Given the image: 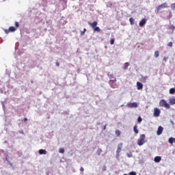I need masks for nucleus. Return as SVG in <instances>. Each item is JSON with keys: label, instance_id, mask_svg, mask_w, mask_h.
<instances>
[{"label": "nucleus", "instance_id": "f257e3e1", "mask_svg": "<svg viewBox=\"0 0 175 175\" xmlns=\"http://www.w3.org/2000/svg\"><path fill=\"white\" fill-rule=\"evenodd\" d=\"M88 25L91 26L94 32H100V28H99V27H96L98 25L97 21H94L93 23L88 22Z\"/></svg>", "mask_w": 175, "mask_h": 175}, {"label": "nucleus", "instance_id": "f03ea898", "mask_svg": "<svg viewBox=\"0 0 175 175\" xmlns=\"http://www.w3.org/2000/svg\"><path fill=\"white\" fill-rule=\"evenodd\" d=\"M144 143H146V135L142 134L137 140V144L139 146H142L143 144H144Z\"/></svg>", "mask_w": 175, "mask_h": 175}, {"label": "nucleus", "instance_id": "7ed1b4c3", "mask_svg": "<svg viewBox=\"0 0 175 175\" xmlns=\"http://www.w3.org/2000/svg\"><path fill=\"white\" fill-rule=\"evenodd\" d=\"M109 85L110 87H111V88H118V85H117V79L116 78H113V79H110L109 81Z\"/></svg>", "mask_w": 175, "mask_h": 175}, {"label": "nucleus", "instance_id": "20e7f679", "mask_svg": "<svg viewBox=\"0 0 175 175\" xmlns=\"http://www.w3.org/2000/svg\"><path fill=\"white\" fill-rule=\"evenodd\" d=\"M169 8V6L167 5V3H163L160 5H158V7L157 8V13H159V12H161V10H162V9H166Z\"/></svg>", "mask_w": 175, "mask_h": 175}, {"label": "nucleus", "instance_id": "39448f33", "mask_svg": "<svg viewBox=\"0 0 175 175\" xmlns=\"http://www.w3.org/2000/svg\"><path fill=\"white\" fill-rule=\"evenodd\" d=\"M159 106L161 107H165L166 109H170V105L167 104V102H166V100H161L159 102Z\"/></svg>", "mask_w": 175, "mask_h": 175}, {"label": "nucleus", "instance_id": "423d86ee", "mask_svg": "<svg viewBox=\"0 0 175 175\" xmlns=\"http://www.w3.org/2000/svg\"><path fill=\"white\" fill-rule=\"evenodd\" d=\"M122 148V143H120L118 145L117 150H116V158L120 157V152H121V149Z\"/></svg>", "mask_w": 175, "mask_h": 175}, {"label": "nucleus", "instance_id": "0eeeda50", "mask_svg": "<svg viewBox=\"0 0 175 175\" xmlns=\"http://www.w3.org/2000/svg\"><path fill=\"white\" fill-rule=\"evenodd\" d=\"M160 115H161V109H159V108H154V113H153L154 117H159Z\"/></svg>", "mask_w": 175, "mask_h": 175}, {"label": "nucleus", "instance_id": "6e6552de", "mask_svg": "<svg viewBox=\"0 0 175 175\" xmlns=\"http://www.w3.org/2000/svg\"><path fill=\"white\" fill-rule=\"evenodd\" d=\"M162 132H163V127H162V126H160L158 127L157 135L158 136H160V135H162Z\"/></svg>", "mask_w": 175, "mask_h": 175}, {"label": "nucleus", "instance_id": "1a4fd4ad", "mask_svg": "<svg viewBox=\"0 0 175 175\" xmlns=\"http://www.w3.org/2000/svg\"><path fill=\"white\" fill-rule=\"evenodd\" d=\"M128 107H130L132 109L133 107H137V103H130L127 104Z\"/></svg>", "mask_w": 175, "mask_h": 175}, {"label": "nucleus", "instance_id": "9d476101", "mask_svg": "<svg viewBox=\"0 0 175 175\" xmlns=\"http://www.w3.org/2000/svg\"><path fill=\"white\" fill-rule=\"evenodd\" d=\"M147 23V19L143 18L139 23V27H143Z\"/></svg>", "mask_w": 175, "mask_h": 175}, {"label": "nucleus", "instance_id": "9b49d317", "mask_svg": "<svg viewBox=\"0 0 175 175\" xmlns=\"http://www.w3.org/2000/svg\"><path fill=\"white\" fill-rule=\"evenodd\" d=\"M137 88L138 90H143V83L137 82Z\"/></svg>", "mask_w": 175, "mask_h": 175}, {"label": "nucleus", "instance_id": "f8f14e48", "mask_svg": "<svg viewBox=\"0 0 175 175\" xmlns=\"http://www.w3.org/2000/svg\"><path fill=\"white\" fill-rule=\"evenodd\" d=\"M169 103L171 105H175V97L170 98Z\"/></svg>", "mask_w": 175, "mask_h": 175}, {"label": "nucleus", "instance_id": "ddd939ff", "mask_svg": "<svg viewBox=\"0 0 175 175\" xmlns=\"http://www.w3.org/2000/svg\"><path fill=\"white\" fill-rule=\"evenodd\" d=\"M39 154H40V155H46V154H47V151H46V150H43V149H40V150H39Z\"/></svg>", "mask_w": 175, "mask_h": 175}, {"label": "nucleus", "instance_id": "4468645a", "mask_svg": "<svg viewBox=\"0 0 175 175\" xmlns=\"http://www.w3.org/2000/svg\"><path fill=\"white\" fill-rule=\"evenodd\" d=\"M161 159H162V158L161 157L157 156V157H154V162L159 163V162H161Z\"/></svg>", "mask_w": 175, "mask_h": 175}, {"label": "nucleus", "instance_id": "2eb2a0df", "mask_svg": "<svg viewBox=\"0 0 175 175\" xmlns=\"http://www.w3.org/2000/svg\"><path fill=\"white\" fill-rule=\"evenodd\" d=\"M168 142L170 143V144H173V143H175V138L174 137H170L168 139Z\"/></svg>", "mask_w": 175, "mask_h": 175}, {"label": "nucleus", "instance_id": "dca6fc26", "mask_svg": "<svg viewBox=\"0 0 175 175\" xmlns=\"http://www.w3.org/2000/svg\"><path fill=\"white\" fill-rule=\"evenodd\" d=\"M133 131H134V132H135V133L136 135H137V133H139V129H137V124H135V125L134 126Z\"/></svg>", "mask_w": 175, "mask_h": 175}, {"label": "nucleus", "instance_id": "f3484780", "mask_svg": "<svg viewBox=\"0 0 175 175\" xmlns=\"http://www.w3.org/2000/svg\"><path fill=\"white\" fill-rule=\"evenodd\" d=\"M108 77L110 79V80H114V79H116V77H114V75L110 73H108Z\"/></svg>", "mask_w": 175, "mask_h": 175}, {"label": "nucleus", "instance_id": "a211bd4d", "mask_svg": "<svg viewBox=\"0 0 175 175\" xmlns=\"http://www.w3.org/2000/svg\"><path fill=\"white\" fill-rule=\"evenodd\" d=\"M9 29H10V32H15L16 29V27L12 26V27H9Z\"/></svg>", "mask_w": 175, "mask_h": 175}, {"label": "nucleus", "instance_id": "6ab92c4d", "mask_svg": "<svg viewBox=\"0 0 175 175\" xmlns=\"http://www.w3.org/2000/svg\"><path fill=\"white\" fill-rule=\"evenodd\" d=\"M129 21H130L131 25H133V24H135V19L133 18H130Z\"/></svg>", "mask_w": 175, "mask_h": 175}, {"label": "nucleus", "instance_id": "aec40b11", "mask_svg": "<svg viewBox=\"0 0 175 175\" xmlns=\"http://www.w3.org/2000/svg\"><path fill=\"white\" fill-rule=\"evenodd\" d=\"M102 152H103L102 149L100 148H98L97 149L96 153L99 156V155H100V154H102Z\"/></svg>", "mask_w": 175, "mask_h": 175}, {"label": "nucleus", "instance_id": "412c9836", "mask_svg": "<svg viewBox=\"0 0 175 175\" xmlns=\"http://www.w3.org/2000/svg\"><path fill=\"white\" fill-rule=\"evenodd\" d=\"M175 93V88H172L170 90V94L171 95H173Z\"/></svg>", "mask_w": 175, "mask_h": 175}, {"label": "nucleus", "instance_id": "4be33fe9", "mask_svg": "<svg viewBox=\"0 0 175 175\" xmlns=\"http://www.w3.org/2000/svg\"><path fill=\"white\" fill-rule=\"evenodd\" d=\"M116 136H118V137L121 136V131H120V130H116Z\"/></svg>", "mask_w": 175, "mask_h": 175}, {"label": "nucleus", "instance_id": "5701e85b", "mask_svg": "<svg viewBox=\"0 0 175 175\" xmlns=\"http://www.w3.org/2000/svg\"><path fill=\"white\" fill-rule=\"evenodd\" d=\"M129 63L126 62V63L124 64V70H126V69H128V67H129Z\"/></svg>", "mask_w": 175, "mask_h": 175}, {"label": "nucleus", "instance_id": "b1692460", "mask_svg": "<svg viewBox=\"0 0 175 175\" xmlns=\"http://www.w3.org/2000/svg\"><path fill=\"white\" fill-rule=\"evenodd\" d=\"M154 57H155V58H158V57H159V51H156L154 52Z\"/></svg>", "mask_w": 175, "mask_h": 175}, {"label": "nucleus", "instance_id": "393cba45", "mask_svg": "<svg viewBox=\"0 0 175 175\" xmlns=\"http://www.w3.org/2000/svg\"><path fill=\"white\" fill-rule=\"evenodd\" d=\"M59 152L60 154H64L65 152V150L64 148H59Z\"/></svg>", "mask_w": 175, "mask_h": 175}, {"label": "nucleus", "instance_id": "a878e982", "mask_svg": "<svg viewBox=\"0 0 175 175\" xmlns=\"http://www.w3.org/2000/svg\"><path fill=\"white\" fill-rule=\"evenodd\" d=\"M169 28L170 29H171V31H174L175 29V27L173 25H170Z\"/></svg>", "mask_w": 175, "mask_h": 175}, {"label": "nucleus", "instance_id": "bb28decb", "mask_svg": "<svg viewBox=\"0 0 175 175\" xmlns=\"http://www.w3.org/2000/svg\"><path fill=\"white\" fill-rule=\"evenodd\" d=\"M167 59H169V57H165L163 59V61H164V62H167Z\"/></svg>", "mask_w": 175, "mask_h": 175}, {"label": "nucleus", "instance_id": "cd10ccee", "mask_svg": "<svg viewBox=\"0 0 175 175\" xmlns=\"http://www.w3.org/2000/svg\"><path fill=\"white\" fill-rule=\"evenodd\" d=\"M171 8L172 10H175V3L171 5Z\"/></svg>", "mask_w": 175, "mask_h": 175}, {"label": "nucleus", "instance_id": "c85d7f7f", "mask_svg": "<svg viewBox=\"0 0 175 175\" xmlns=\"http://www.w3.org/2000/svg\"><path fill=\"white\" fill-rule=\"evenodd\" d=\"M167 46H168L169 47H172V46H173V42H168V43H167Z\"/></svg>", "mask_w": 175, "mask_h": 175}, {"label": "nucleus", "instance_id": "c756f323", "mask_svg": "<svg viewBox=\"0 0 175 175\" xmlns=\"http://www.w3.org/2000/svg\"><path fill=\"white\" fill-rule=\"evenodd\" d=\"M127 157H128V158H132V152L127 153Z\"/></svg>", "mask_w": 175, "mask_h": 175}, {"label": "nucleus", "instance_id": "7c9ffc66", "mask_svg": "<svg viewBox=\"0 0 175 175\" xmlns=\"http://www.w3.org/2000/svg\"><path fill=\"white\" fill-rule=\"evenodd\" d=\"M86 31H87V29H83V31H81V36L84 35Z\"/></svg>", "mask_w": 175, "mask_h": 175}, {"label": "nucleus", "instance_id": "2f4dec72", "mask_svg": "<svg viewBox=\"0 0 175 175\" xmlns=\"http://www.w3.org/2000/svg\"><path fill=\"white\" fill-rule=\"evenodd\" d=\"M15 27L16 28H18V27H20V24L18 23V22H15Z\"/></svg>", "mask_w": 175, "mask_h": 175}, {"label": "nucleus", "instance_id": "473e14b6", "mask_svg": "<svg viewBox=\"0 0 175 175\" xmlns=\"http://www.w3.org/2000/svg\"><path fill=\"white\" fill-rule=\"evenodd\" d=\"M137 121H138V122H142V121H143V119L142 118V117H138V119H137Z\"/></svg>", "mask_w": 175, "mask_h": 175}, {"label": "nucleus", "instance_id": "72a5a7b5", "mask_svg": "<svg viewBox=\"0 0 175 175\" xmlns=\"http://www.w3.org/2000/svg\"><path fill=\"white\" fill-rule=\"evenodd\" d=\"M114 42H115L114 38L111 39V40H110V44H114Z\"/></svg>", "mask_w": 175, "mask_h": 175}, {"label": "nucleus", "instance_id": "f704fd0d", "mask_svg": "<svg viewBox=\"0 0 175 175\" xmlns=\"http://www.w3.org/2000/svg\"><path fill=\"white\" fill-rule=\"evenodd\" d=\"M129 174V175H136V172H131Z\"/></svg>", "mask_w": 175, "mask_h": 175}, {"label": "nucleus", "instance_id": "c9c22d12", "mask_svg": "<svg viewBox=\"0 0 175 175\" xmlns=\"http://www.w3.org/2000/svg\"><path fill=\"white\" fill-rule=\"evenodd\" d=\"M5 33H9L10 32V30L8 29H5Z\"/></svg>", "mask_w": 175, "mask_h": 175}, {"label": "nucleus", "instance_id": "e433bc0d", "mask_svg": "<svg viewBox=\"0 0 175 175\" xmlns=\"http://www.w3.org/2000/svg\"><path fill=\"white\" fill-rule=\"evenodd\" d=\"M106 170H107L106 165H104L103 167V172H106Z\"/></svg>", "mask_w": 175, "mask_h": 175}, {"label": "nucleus", "instance_id": "4c0bfd02", "mask_svg": "<svg viewBox=\"0 0 175 175\" xmlns=\"http://www.w3.org/2000/svg\"><path fill=\"white\" fill-rule=\"evenodd\" d=\"M22 121H25V122H27V121H28V118H25L23 120H22Z\"/></svg>", "mask_w": 175, "mask_h": 175}, {"label": "nucleus", "instance_id": "58836bf2", "mask_svg": "<svg viewBox=\"0 0 175 175\" xmlns=\"http://www.w3.org/2000/svg\"><path fill=\"white\" fill-rule=\"evenodd\" d=\"M80 172H84V168L83 167H81V168H80Z\"/></svg>", "mask_w": 175, "mask_h": 175}, {"label": "nucleus", "instance_id": "ea45409f", "mask_svg": "<svg viewBox=\"0 0 175 175\" xmlns=\"http://www.w3.org/2000/svg\"><path fill=\"white\" fill-rule=\"evenodd\" d=\"M107 126V124H105V125L103 126V130H104V131H105Z\"/></svg>", "mask_w": 175, "mask_h": 175}, {"label": "nucleus", "instance_id": "a19ab883", "mask_svg": "<svg viewBox=\"0 0 175 175\" xmlns=\"http://www.w3.org/2000/svg\"><path fill=\"white\" fill-rule=\"evenodd\" d=\"M56 66H59V64L58 62H56Z\"/></svg>", "mask_w": 175, "mask_h": 175}, {"label": "nucleus", "instance_id": "79ce46f5", "mask_svg": "<svg viewBox=\"0 0 175 175\" xmlns=\"http://www.w3.org/2000/svg\"><path fill=\"white\" fill-rule=\"evenodd\" d=\"M21 133H24L23 132H21Z\"/></svg>", "mask_w": 175, "mask_h": 175}, {"label": "nucleus", "instance_id": "37998d69", "mask_svg": "<svg viewBox=\"0 0 175 175\" xmlns=\"http://www.w3.org/2000/svg\"><path fill=\"white\" fill-rule=\"evenodd\" d=\"M21 133H24L23 132H21Z\"/></svg>", "mask_w": 175, "mask_h": 175}]
</instances>
